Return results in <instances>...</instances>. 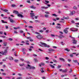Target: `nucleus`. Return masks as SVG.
<instances>
[{"mask_svg":"<svg viewBox=\"0 0 79 79\" xmlns=\"http://www.w3.org/2000/svg\"><path fill=\"white\" fill-rule=\"evenodd\" d=\"M48 50L50 52H53L55 51V50L54 49H53L51 48H49L48 49Z\"/></svg>","mask_w":79,"mask_h":79,"instance_id":"nucleus-16","label":"nucleus"},{"mask_svg":"<svg viewBox=\"0 0 79 79\" xmlns=\"http://www.w3.org/2000/svg\"><path fill=\"white\" fill-rule=\"evenodd\" d=\"M49 32V30H47L46 31V33H47V34H48Z\"/></svg>","mask_w":79,"mask_h":79,"instance_id":"nucleus-32","label":"nucleus"},{"mask_svg":"<svg viewBox=\"0 0 79 79\" xmlns=\"http://www.w3.org/2000/svg\"><path fill=\"white\" fill-rule=\"evenodd\" d=\"M70 57H73V54H70Z\"/></svg>","mask_w":79,"mask_h":79,"instance_id":"nucleus-49","label":"nucleus"},{"mask_svg":"<svg viewBox=\"0 0 79 79\" xmlns=\"http://www.w3.org/2000/svg\"><path fill=\"white\" fill-rule=\"evenodd\" d=\"M29 28H31V29H32L33 28V27L32 26H30L28 27Z\"/></svg>","mask_w":79,"mask_h":79,"instance_id":"nucleus-37","label":"nucleus"},{"mask_svg":"<svg viewBox=\"0 0 79 79\" xmlns=\"http://www.w3.org/2000/svg\"><path fill=\"white\" fill-rule=\"evenodd\" d=\"M75 13H76L75 11H73L70 12V13L69 14V15H74L75 14Z\"/></svg>","mask_w":79,"mask_h":79,"instance_id":"nucleus-4","label":"nucleus"},{"mask_svg":"<svg viewBox=\"0 0 79 79\" xmlns=\"http://www.w3.org/2000/svg\"><path fill=\"white\" fill-rule=\"evenodd\" d=\"M40 32H44V31L42 30H41L40 31Z\"/></svg>","mask_w":79,"mask_h":79,"instance_id":"nucleus-55","label":"nucleus"},{"mask_svg":"<svg viewBox=\"0 0 79 79\" xmlns=\"http://www.w3.org/2000/svg\"><path fill=\"white\" fill-rule=\"evenodd\" d=\"M45 2L44 3L47 4V3H49V1H48L45 0Z\"/></svg>","mask_w":79,"mask_h":79,"instance_id":"nucleus-22","label":"nucleus"},{"mask_svg":"<svg viewBox=\"0 0 79 79\" xmlns=\"http://www.w3.org/2000/svg\"><path fill=\"white\" fill-rule=\"evenodd\" d=\"M39 45L40 46H41V47H50V46L47 45L46 44L42 42H40L39 43Z\"/></svg>","mask_w":79,"mask_h":79,"instance_id":"nucleus-1","label":"nucleus"},{"mask_svg":"<svg viewBox=\"0 0 79 79\" xmlns=\"http://www.w3.org/2000/svg\"><path fill=\"white\" fill-rule=\"evenodd\" d=\"M13 13H15L16 15H18L19 14V12L18 11L16 10H14L13 12Z\"/></svg>","mask_w":79,"mask_h":79,"instance_id":"nucleus-7","label":"nucleus"},{"mask_svg":"<svg viewBox=\"0 0 79 79\" xmlns=\"http://www.w3.org/2000/svg\"><path fill=\"white\" fill-rule=\"evenodd\" d=\"M45 13L46 14H49V12L48 11H45Z\"/></svg>","mask_w":79,"mask_h":79,"instance_id":"nucleus-43","label":"nucleus"},{"mask_svg":"<svg viewBox=\"0 0 79 79\" xmlns=\"http://www.w3.org/2000/svg\"><path fill=\"white\" fill-rule=\"evenodd\" d=\"M27 39H31V38L30 37H26Z\"/></svg>","mask_w":79,"mask_h":79,"instance_id":"nucleus-41","label":"nucleus"},{"mask_svg":"<svg viewBox=\"0 0 79 79\" xmlns=\"http://www.w3.org/2000/svg\"><path fill=\"white\" fill-rule=\"evenodd\" d=\"M14 62H15V63H18V60H14Z\"/></svg>","mask_w":79,"mask_h":79,"instance_id":"nucleus-31","label":"nucleus"},{"mask_svg":"<svg viewBox=\"0 0 79 79\" xmlns=\"http://www.w3.org/2000/svg\"><path fill=\"white\" fill-rule=\"evenodd\" d=\"M52 16H57V15L55 14H52Z\"/></svg>","mask_w":79,"mask_h":79,"instance_id":"nucleus-36","label":"nucleus"},{"mask_svg":"<svg viewBox=\"0 0 79 79\" xmlns=\"http://www.w3.org/2000/svg\"><path fill=\"white\" fill-rule=\"evenodd\" d=\"M17 79H22V77H18Z\"/></svg>","mask_w":79,"mask_h":79,"instance_id":"nucleus-53","label":"nucleus"},{"mask_svg":"<svg viewBox=\"0 0 79 79\" xmlns=\"http://www.w3.org/2000/svg\"><path fill=\"white\" fill-rule=\"evenodd\" d=\"M2 23H7V22H4L3 20H2Z\"/></svg>","mask_w":79,"mask_h":79,"instance_id":"nucleus-27","label":"nucleus"},{"mask_svg":"<svg viewBox=\"0 0 79 79\" xmlns=\"http://www.w3.org/2000/svg\"><path fill=\"white\" fill-rule=\"evenodd\" d=\"M73 61L74 63H78L77 60H73Z\"/></svg>","mask_w":79,"mask_h":79,"instance_id":"nucleus-25","label":"nucleus"},{"mask_svg":"<svg viewBox=\"0 0 79 79\" xmlns=\"http://www.w3.org/2000/svg\"><path fill=\"white\" fill-rule=\"evenodd\" d=\"M42 65V66H44V65H45V64L44 62L41 63L39 64V66L40 67H41Z\"/></svg>","mask_w":79,"mask_h":79,"instance_id":"nucleus-6","label":"nucleus"},{"mask_svg":"<svg viewBox=\"0 0 79 79\" xmlns=\"http://www.w3.org/2000/svg\"><path fill=\"white\" fill-rule=\"evenodd\" d=\"M7 50H5L3 52H2V54L3 55H6V53H7Z\"/></svg>","mask_w":79,"mask_h":79,"instance_id":"nucleus-3","label":"nucleus"},{"mask_svg":"<svg viewBox=\"0 0 79 79\" xmlns=\"http://www.w3.org/2000/svg\"><path fill=\"white\" fill-rule=\"evenodd\" d=\"M23 52V55H26V52L23 51H22Z\"/></svg>","mask_w":79,"mask_h":79,"instance_id":"nucleus-39","label":"nucleus"},{"mask_svg":"<svg viewBox=\"0 0 79 79\" xmlns=\"http://www.w3.org/2000/svg\"><path fill=\"white\" fill-rule=\"evenodd\" d=\"M24 31L22 30H20V33H23Z\"/></svg>","mask_w":79,"mask_h":79,"instance_id":"nucleus-35","label":"nucleus"},{"mask_svg":"<svg viewBox=\"0 0 79 79\" xmlns=\"http://www.w3.org/2000/svg\"><path fill=\"white\" fill-rule=\"evenodd\" d=\"M27 66L28 67V69H32V66L31 65H30L29 64H27Z\"/></svg>","mask_w":79,"mask_h":79,"instance_id":"nucleus-12","label":"nucleus"},{"mask_svg":"<svg viewBox=\"0 0 79 79\" xmlns=\"http://www.w3.org/2000/svg\"><path fill=\"white\" fill-rule=\"evenodd\" d=\"M9 40H10V41H11L13 40V39L11 38H9Z\"/></svg>","mask_w":79,"mask_h":79,"instance_id":"nucleus-42","label":"nucleus"},{"mask_svg":"<svg viewBox=\"0 0 79 79\" xmlns=\"http://www.w3.org/2000/svg\"><path fill=\"white\" fill-rule=\"evenodd\" d=\"M61 44L62 45H64V44H65L63 43V42H61Z\"/></svg>","mask_w":79,"mask_h":79,"instance_id":"nucleus-38","label":"nucleus"},{"mask_svg":"<svg viewBox=\"0 0 79 79\" xmlns=\"http://www.w3.org/2000/svg\"><path fill=\"white\" fill-rule=\"evenodd\" d=\"M41 8L42 9H47L48 8V7H45V6H42L41 7Z\"/></svg>","mask_w":79,"mask_h":79,"instance_id":"nucleus-13","label":"nucleus"},{"mask_svg":"<svg viewBox=\"0 0 79 79\" xmlns=\"http://www.w3.org/2000/svg\"><path fill=\"white\" fill-rule=\"evenodd\" d=\"M59 37V38H62V37H63V36L62 35V36H58Z\"/></svg>","mask_w":79,"mask_h":79,"instance_id":"nucleus-45","label":"nucleus"},{"mask_svg":"<svg viewBox=\"0 0 79 79\" xmlns=\"http://www.w3.org/2000/svg\"><path fill=\"white\" fill-rule=\"evenodd\" d=\"M30 8H32V9H36V7L35 6H30Z\"/></svg>","mask_w":79,"mask_h":79,"instance_id":"nucleus-5","label":"nucleus"},{"mask_svg":"<svg viewBox=\"0 0 79 79\" xmlns=\"http://www.w3.org/2000/svg\"><path fill=\"white\" fill-rule=\"evenodd\" d=\"M3 44L4 46H6V45H7V43L6 42H3Z\"/></svg>","mask_w":79,"mask_h":79,"instance_id":"nucleus-23","label":"nucleus"},{"mask_svg":"<svg viewBox=\"0 0 79 79\" xmlns=\"http://www.w3.org/2000/svg\"><path fill=\"white\" fill-rule=\"evenodd\" d=\"M75 20H79V18H75Z\"/></svg>","mask_w":79,"mask_h":79,"instance_id":"nucleus-59","label":"nucleus"},{"mask_svg":"<svg viewBox=\"0 0 79 79\" xmlns=\"http://www.w3.org/2000/svg\"><path fill=\"white\" fill-rule=\"evenodd\" d=\"M61 65H58L57 66V68H61Z\"/></svg>","mask_w":79,"mask_h":79,"instance_id":"nucleus-40","label":"nucleus"},{"mask_svg":"<svg viewBox=\"0 0 79 79\" xmlns=\"http://www.w3.org/2000/svg\"><path fill=\"white\" fill-rule=\"evenodd\" d=\"M73 43L75 44H77V41L75 39L73 40Z\"/></svg>","mask_w":79,"mask_h":79,"instance_id":"nucleus-9","label":"nucleus"},{"mask_svg":"<svg viewBox=\"0 0 79 79\" xmlns=\"http://www.w3.org/2000/svg\"><path fill=\"white\" fill-rule=\"evenodd\" d=\"M35 61V62H37V59L36 58L34 59Z\"/></svg>","mask_w":79,"mask_h":79,"instance_id":"nucleus-34","label":"nucleus"},{"mask_svg":"<svg viewBox=\"0 0 79 79\" xmlns=\"http://www.w3.org/2000/svg\"><path fill=\"white\" fill-rule=\"evenodd\" d=\"M64 31L65 34H68V31L66 29L64 30Z\"/></svg>","mask_w":79,"mask_h":79,"instance_id":"nucleus-15","label":"nucleus"},{"mask_svg":"<svg viewBox=\"0 0 79 79\" xmlns=\"http://www.w3.org/2000/svg\"><path fill=\"white\" fill-rule=\"evenodd\" d=\"M53 61L55 63H56V60H53Z\"/></svg>","mask_w":79,"mask_h":79,"instance_id":"nucleus-60","label":"nucleus"},{"mask_svg":"<svg viewBox=\"0 0 79 79\" xmlns=\"http://www.w3.org/2000/svg\"><path fill=\"white\" fill-rule=\"evenodd\" d=\"M14 29H20V28L19 27H14Z\"/></svg>","mask_w":79,"mask_h":79,"instance_id":"nucleus-29","label":"nucleus"},{"mask_svg":"<svg viewBox=\"0 0 79 79\" xmlns=\"http://www.w3.org/2000/svg\"><path fill=\"white\" fill-rule=\"evenodd\" d=\"M30 15H31V17L35 16V15H34V13H30Z\"/></svg>","mask_w":79,"mask_h":79,"instance_id":"nucleus-17","label":"nucleus"},{"mask_svg":"<svg viewBox=\"0 0 79 79\" xmlns=\"http://www.w3.org/2000/svg\"><path fill=\"white\" fill-rule=\"evenodd\" d=\"M1 37H2L3 38H5L6 37L5 36L3 35V36H1Z\"/></svg>","mask_w":79,"mask_h":79,"instance_id":"nucleus-52","label":"nucleus"},{"mask_svg":"<svg viewBox=\"0 0 79 79\" xmlns=\"http://www.w3.org/2000/svg\"><path fill=\"white\" fill-rule=\"evenodd\" d=\"M2 74L3 75H6V73H2Z\"/></svg>","mask_w":79,"mask_h":79,"instance_id":"nucleus-61","label":"nucleus"},{"mask_svg":"<svg viewBox=\"0 0 79 79\" xmlns=\"http://www.w3.org/2000/svg\"><path fill=\"white\" fill-rule=\"evenodd\" d=\"M74 28H71V29H70V30L71 31H73V32H76L77 31V29H76V30H74Z\"/></svg>","mask_w":79,"mask_h":79,"instance_id":"nucleus-10","label":"nucleus"},{"mask_svg":"<svg viewBox=\"0 0 79 79\" xmlns=\"http://www.w3.org/2000/svg\"><path fill=\"white\" fill-rule=\"evenodd\" d=\"M3 11H5V12H7L8 11V10L7 9H5L4 10H3Z\"/></svg>","mask_w":79,"mask_h":79,"instance_id":"nucleus-33","label":"nucleus"},{"mask_svg":"<svg viewBox=\"0 0 79 79\" xmlns=\"http://www.w3.org/2000/svg\"><path fill=\"white\" fill-rule=\"evenodd\" d=\"M70 71H69V73H71V72H72V71H73V70L72 69H70Z\"/></svg>","mask_w":79,"mask_h":79,"instance_id":"nucleus-44","label":"nucleus"},{"mask_svg":"<svg viewBox=\"0 0 79 79\" xmlns=\"http://www.w3.org/2000/svg\"><path fill=\"white\" fill-rule=\"evenodd\" d=\"M9 59L10 60H13V57H12L10 56L9 57Z\"/></svg>","mask_w":79,"mask_h":79,"instance_id":"nucleus-20","label":"nucleus"},{"mask_svg":"<svg viewBox=\"0 0 79 79\" xmlns=\"http://www.w3.org/2000/svg\"><path fill=\"white\" fill-rule=\"evenodd\" d=\"M35 34H39V33L38 32H35Z\"/></svg>","mask_w":79,"mask_h":79,"instance_id":"nucleus-57","label":"nucleus"},{"mask_svg":"<svg viewBox=\"0 0 79 79\" xmlns=\"http://www.w3.org/2000/svg\"><path fill=\"white\" fill-rule=\"evenodd\" d=\"M3 34V32L1 31H0V34Z\"/></svg>","mask_w":79,"mask_h":79,"instance_id":"nucleus-63","label":"nucleus"},{"mask_svg":"<svg viewBox=\"0 0 79 79\" xmlns=\"http://www.w3.org/2000/svg\"><path fill=\"white\" fill-rule=\"evenodd\" d=\"M41 73H44V71L43 70V69H41Z\"/></svg>","mask_w":79,"mask_h":79,"instance_id":"nucleus-48","label":"nucleus"},{"mask_svg":"<svg viewBox=\"0 0 79 79\" xmlns=\"http://www.w3.org/2000/svg\"><path fill=\"white\" fill-rule=\"evenodd\" d=\"M14 33H15V34H17L18 33V32L16 31H14Z\"/></svg>","mask_w":79,"mask_h":79,"instance_id":"nucleus-62","label":"nucleus"},{"mask_svg":"<svg viewBox=\"0 0 79 79\" xmlns=\"http://www.w3.org/2000/svg\"><path fill=\"white\" fill-rule=\"evenodd\" d=\"M44 17L45 18H48V17H49V16H48V15H44Z\"/></svg>","mask_w":79,"mask_h":79,"instance_id":"nucleus-24","label":"nucleus"},{"mask_svg":"<svg viewBox=\"0 0 79 79\" xmlns=\"http://www.w3.org/2000/svg\"><path fill=\"white\" fill-rule=\"evenodd\" d=\"M27 3H31V2H30V1H29V0H27Z\"/></svg>","mask_w":79,"mask_h":79,"instance_id":"nucleus-47","label":"nucleus"},{"mask_svg":"<svg viewBox=\"0 0 79 79\" xmlns=\"http://www.w3.org/2000/svg\"><path fill=\"white\" fill-rule=\"evenodd\" d=\"M36 37L37 39H39L40 40H41V39H42V38H43V36H42L41 35H37L36 36Z\"/></svg>","mask_w":79,"mask_h":79,"instance_id":"nucleus-2","label":"nucleus"},{"mask_svg":"<svg viewBox=\"0 0 79 79\" xmlns=\"http://www.w3.org/2000/svg\"><path fill=\"white\" fill-rule=\"evenodd\" d=\"M71 23H75V22H74V20H72V21Z\"/></svg>","mask_w":79,"mask_h":79,"instance_id":"nucleus-58","label":"nucleus"},{"mask_svg":"<svg viewBox=\"0 0 79 79\" xmlns=\"http://www.w3.org/2000/svg\"><path fill=\"white\" fill-rule=\"evenodd\" d=\"M9 20L10 21V23H15V20H13V19H9Z\"/></svg>","mask_w":79,"mask_h":79,"instance_id":"nucleus-11","label":"nucleus"},{"mask_svg":"<svg viewBox=\"0 0 79 79\" xmlns=\"http://www.w3.org/2000/svg\"><path fill=\"white\" fill-rule=\"evenodd\" d=\"M16 6L15 4H13L11 5V7H15Z\"/></svg>","mask_w":79,"mask_h":79,"instance_id":"nucleus-19","label":"nucleus"},{"mask_svg":"<svg viewBox=\"0 0 79 79\" xmlns=\"http://www.w3.org/2000/svg\"><path fill=\"white\" fill-rule=\"evenodd\" d=\"M17 16H19V17H21V18H23L24 16L23 15H22L20 14H17Z\"/></svg>","mask_w":79,"mask_h":79,"instance_id":"nucleus-8","label":"nucleus"},{"mask_svg":"<svg viewBox=\"0 0 79 79\" xmlns=\"http://www.w3.org/2000/svg\"><path fill=\"white\" fill-rule=\"evenodd\" d=\"M65 50L68 52H69L70 51V49H68V48H65Z\"/></svg>","mask_w":79,"mask_h":79,"instance_id":"nucleus-28","label":"nucleus"},{"mask_svg":"<svg viewBox=\"0 0 79 79\" xmlns=\"http://www.w3.org/2000/svg\"><path fill=\"white\" fill-rule=\"evenodd\" d=\"M59 59L60 60H61V61H63L64 62H65V60L64 59L62 58H60Z\"/></svg>","mask_w":79,"mask_h":79,"instance_id":"nucleus-14","label":"nucleus"},{"mask_svg":"<svg viewBox=\"0 0 79 79\" xmlns=\"http://www.w3.org/2000/svg\"><path fill=\"white\" fill-rule=\"evenodd\" d=\"M42 78L43 79H45V77H42Z\"/></svg>","mask_w":79,"mask_h":79,"instance_id":"nucleus-64","label":"nucleus"},{"mask_svg":"<svg viewBox=\"0 0 79 79\" xmlns=\"http://www.w3.org/2000/svg\"><path fill=\"white\" fill-rule=\"evenodd\" d=\"M45 59L46 60H48V59H49V58L47 57H46Z\"/></svg>","mask_w":79,"mask_h":79,"instance_id":"nucleus-54","label":"nucleus"},{"mask_svg":"<svg viewBox=\"0 0 79 79\" xmlns=\"http://www.w3.org/2000/svg\"><path fill=\"white\" fill-rule=\"evenodd\" d=\"M24 64H19V65L20 66H24Z\"/></svg>","mask_w":79,"mask_h":79,"instance_id":"nucleus-30","label":"nucleus"},{"mask_svg":"<svg viewBox=\"0 0 79 79\" xmlns=\"http://www.w3.org/2000/svg\"><path fill=\"white\" fill-rule=\"evenodd\" d=\"M31 69H35V67H32L31 66Z\"/></svg>","mask_w":79,"mask_h":79,"instance_id":"nucleus-51","label":"nucleus"},{"mask_svg":"<svg viewBox=\"0 0 79 79\" xmlns=\"http://www.w3.org/2000/svg\"><path fill=\"white\" fill-rule=\"evenodd\" d=\"M44 15H42L41 14L40 15V17H44Z\"/></svg>","mask_w":79,"mask_h":79,"instance_id":"nucleus-50","label":"nucleus"},{"mask_svg":"<svg viewBox=\"0 0 79 79\" xmlns=\"http://www.w3.org/2000/svg\"><path fill=\"white\" fill-rule=\"evenodd\" d=\"M51 67H52V68H55V66L52 65L50 64Z\"/></svg>","mask_w":79,"mask_h":79,"instance_id":"nucleus-26","label":"nucleus"},{"mask_svg":"<svg viewBox=\"0 0 79 79\" xmlns=\"http://www.w3.org/2000/svg\"><path fill=\"white\" fill-rule=\"evenodd\" d=\"M56 29H61V27H59L58 26H57L55 27Z\"/></svg>","mask_w":79,"mask_h":79,"instance_id":"nucleus-18","label":"nucleus"},{"mask_svg":"<svg viewBox=\"0 0 79 79\" xmlns=\"http://www.w3.org/2000/svg\"><path fill=\"white\" fill-rule=\"evenodd\" d=\"M67 69H65L64 70H63L62 71V72L63 73H66V72H67Z\"/></svg>","mask_w":79,"mask_h":79,"instance_id":"nucleus-21","label":"nucleus"},{"mask_svg":"<svg viewBox=\"0 0 79 79\" xmlns=\"http://www.w3.org/2000/svg\"><path fill=\"white\" fill-rule=\"evenodd\" d=\"M73 8L74 9H75V10H77V7L76 6H74Z\"/></svg>","mask_w":79,"mask_h":79,"instance_id":"nucleus-46","label":"nucleus"},{"mask_svg":"<svg viewBox=\"0 0 79 79\" xmlns=\"http://www.w3.org/2000/svg\"><path fill=\"white\" fill-rule=\"evenodd\" d=\"M68 61L69 62H70V61H71V59H68Z\"/></svg>","mask_w":79,"mask_h":79,"instance_id":"nucleus-56","label":"nucleus"}]
</instances>
